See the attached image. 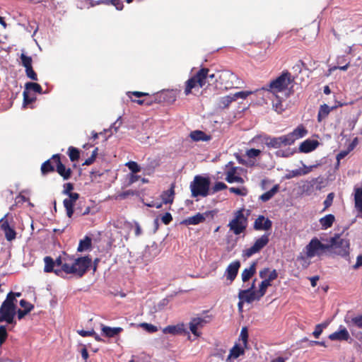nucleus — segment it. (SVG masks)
<instances>
[{
    "label": "nucleus",
    "instance_id": "nucleus-1",
    "mask_svg": "<svg viewBox=\"0 0 362 362\" xmlns=\"http://www.w3.org/2000/svg\"><path fill=\"white\" fill-rule=\"evenodd\" d=\"M91 263V259L88 257H78L74 261L69 257H58L54 262V266H61L66 274H74L81 277L87 271Z\"/></svg>",
    "mask_w": 362,
    "mask_h": 362
},
{
    "label": "nucleus",
    "instance_id": "nucleus-2",
    "mask_svg": "<svg viewBox=\"0 0 362 362\" xmlns=\"http://www.w3.org/2000/svg\"><path fill=\"white\" fill-rule=\"evenodd\" d=\"M17 300L13 292L8 293L6 300L0 307V322H6L8 324L14 322V317L16 313Z\"/></svg>",
    "mask_w": 362,
    "mask_h": 362
},
{
    "label": "nucleus",
    "instance_id": "nucleus-3",
    "mask_svg": "<svg viewBox=\"0 0 362 362\" xmlns=\"http://www.w3.org/2000/svg\"><path fill=\"white\" fill-rule=\"evenodd\" d=\"M209 69L202 68L194 76L188 79L186 81V87L185 90V95H189L192 88L197 86L202 88L206 85L209 80L214 79L215 78V74H209Z\"/></svg>",
    "mask_w": 362,
    "mask_h": 362
},
{
    "label": "nucleus",
    "instance_id": "nucleus-4",
    "mask_svg": "<svg viewBox=\"0 0 362 362\" xmlns=\"http://www.w3.org/2000/svg\"><path fill=\"white\" fill-rule=\"evenodd\" d=\"M209 187L210 181L209 178L200 175L195 176L194 180L190 183L192 196L193 197H206L210 194Z\"/></svg>",
    "mask_w": 362,
    "mask_h": 362
},
{
    "label": "nucleus",
    "instance_id": "nucleus-5",
    "mask_svg": "<svg viewBox=\"0 0 362 362\" xmlns=\"http://www.w3.org/2000/svg\"><path fill=\"white\" fill-rule=\"evenodd\" d=\"M306 256L313 258L315 256H321L325 250H329V244H322L317 238H313L305 247Z\"/></svg>",
    "mask_w": 362,
    "mask_h": 362
},
{
    "label": "nucleus",
    "instance_id": "nucleus-6",
    "mask_svg": "<svg viewBox=\"0 0 362 362\" xmlns=\"http://www.w3.org/2000/svg\"><path fill=\"white\" fill-rule=\"evenodd\" d=\"M329 244L330 250L341 256H346L349 254V241L347 239L341 238L339 235L332 238Z\"/></svg>",
    "mask_w": 362,
    "mask_h": 362
},
{
    "label": "nucleus",
    "instance_id": "nucleus-7",
    "mask_svg": "<svg viewBox=\"0 0 362 362\" xmlns=\"http://www.w3.org/2000/svg\"><path fill=\"white\" fill-rule=\"evenodd\" d=\"M291 76L288 73H285L279 76L276 80L269 83V88H264L273 93H277L287 89L291 83Z\"/></svg>",
    "mask_w": 362,
    "mask_h": 362
},
{
    "label": "nucleus",
    "instance_id": "nucleus-8",
    "mask_svg": "<svg viewBox=\"0 0 362 362\" xmlns=\"http://www.w3.org/2000/svg\"><path fill=\"white\" fill-rule=\"evenodd\" d=\"M247 224V218L245 217L243 210H239L235 213L234 218L230 221L228 226L235 235H239L245 230Z\"/></svg>",
    "mask_w": 362,
    "mask_h": 362
},
{
    "label": "nucleus",
    "instance_id": "nucleus-9",
    "mask_svg": "<svg viewBox=\"0 0 362 362\" xmlns=\"http://www.w3.org/2000/svg\"><path fill=\"white\" fill-rule=\"evenodd\" d=\"M269 240V235H263L255 240L252 246L244 250V256L246 257H250L254 254L259 252L268 244Z\"/></svg>",
    "mask_w": 362,
    "mask_h": 362
},
{
    "label": "nucleus",
    "instance_id": "nucleus-10",
    "mask_svg": "<svg viewBox=\"0 0 362 362\" xmlns=\"http://www.w3.org/2000/svg\"><path fill=\"white\" fill-rule=\"evenodd\" d=\"M210 322L209 316L196 317L192 319L189 322V329L195 336H199L198 329L203 327L206 324Z\"/></svg>",
    "mask_w": 362,
    "mask_h": 362
},
{
    "label": "nucleus",
    "instance_id": "nucleus-11",
    "mask_svg": "<svg viewBox=\"0 0 362 362\" xmlns=\"http://www.w3.org/2000/svg\"><path fill=\"white\" fill-rule=\"evenodd\" d=\"M307 134L308 130L302 124L298 125L292 132L285 135L287 139V144L291 145L296 140L304 137Z\"/></svg>",
    "mask_w": 362,
    "mask_h": 362
},
{
    "label": "nucleus",
    "instance_id": "nucleus-12",
    "mask_svg": "<svg viewBox=\"0 0 362 362\" xmlns=\"http://www.w3.org/2000/svg\"><path fill=\"white\" fill-rule=\"evenodd\" d=\"M52 162L56 165L57 172L64 178L68 180L71 175V170L66 168L64 164L62 163L59 155H54L52 158Z\"/></svg>",
    "mask_w": 362,
    "mask_h": 362
},
{
    "label": "nucleus",
    "instance_id": "nucleus-13",
    "mask_svg": "<svg viewBox=\"0 0 362 362\" xmlns=\"http://www.w3.org/2000/svg\"><path fill=\"white\" fill-rule=\"evenodd\" d=\"M264 144L267 147L274 148H279L282 146H289L285 135L279 137H265Z\"/></svg>",
    "mask_w": 362,
    "mask_h": 362
},
{
    "label": "nucleus",
    "instance_id": "nucleus-14",
    "mask_svg": "<svg viewBox=\"0 0 362 362\" xmlns=\"http://www.w3.org/2000/svg\"><path fill=\"white\" fill-rule=\"evenodd\" d=\"M238 298L242 301L251 303L254 300H259L261 297H258V293L256 291H251L249 289L240 290L238 293Z\"/></svg>",
    "mask_w": 362,
    "mask_h": 362
},
{
    "label": "nucleus",
    "instance_id": "nucleus-15",
    "mask_svg": "<svg viewBox=\"0 0 362 362\" xmlns=\"http://www.w3.org/2000/svg\"><path fill=\"white\" fill-rule=\"evenodd\" d=\"M350 338V334L347 329L342 325L339 326L338 331L329 335V339L332 341H348Z\"/></svg>",
    "mask_w": 362,
    "mask_h": 362
},
{
    "label": "nucleus",
    "instance_id": "nucleus-16",
    "mask_svg": "<svg viewBox=\"0 0 362 362\" xmlns=\"http://www.w3.org/2000/svg\"><path fill=\"white\" fill-rule=\"evenodd\" d=\"M79 198V194L78 193L70 194L69 197L65 199L63 202L64 206L66 211V215L69 218H71L74 214V206L76 202Z\"/></svg>",
    "mask_w": 362,
    "mask_h": 362
},
{
    "label": "nucleus",
    "instance_id": "nucleus-17",
    "mask_svg": "<svg viewBox=\"0 0 362 362\" xmlns=\"http://www.w3.org/2000/svg\"><path fill=\"white\" fill-rule=\"evenodd\" d=\"M211 214V211H206L203 214L197 213L194 216L188 217L183 221L185 225H197L203 223L206 218Z\"/></svg>",
    "mask_w": 362,
    "mask_h": 362
},
{
    "label": "nucleus",
    "instance_id": "nucleus-18",
    "mask_svg": "<svg viewBox=\"0 0 362 362\" xmlns=\"http://www.w3.org/2000/svg\"><path fill=\"white\" fill-rule=\"evenodd\" d=\"M272 221L269 218H266L264 216H258L254 223V228L257 230H268L272 228Z\"/></svg>",
    "mask_w": 362,
    "mask_h": 362
},
{
    "label": "nucleus",
    "instance_id": "nucleus-19",
    "mask_svg": "<svg viewBox=\"0 0 362 362\" xmlns=\"http://www.w3.org/2000/svg\"><path fill=\"white\" fill-rule=\"evenodd\" d=\"M240 267V263L239 261L233 262L228 266L226 274L227 279L230 280V283L235 279Z\"/></svg>",
    "mask_w": 362,
    "mask_h": 362
},
{
    "label": "nucleus",
    "instance_id": "nucleus-20",
    "mask_svg": "<svg viewBox=\"0 0 362 362\" xmlns=\"http://www.w3.org/2000/svg\"><path fill=\"white\" fill-rule=\"evenodd\" d=\"M0 227L4 232L6 238L8 241H11L16 238V233L13 228H11L8 221L1 219Z\"/></svg>",
    "mask_w": 362,
    "mask_h": 362
},
{
    "label": "nucleus",
    "instance_id": "nucleus-21",
    "mask_svg": "<svg viewBox=\"0 0 362 362\" xmlns=\"http://www.w3.org/2000/svg\"><path fill=\"white\" fill-rule=\"evenodd\" d=\"M319 145L316 140L307 139L301 143L299 146V151L302 153H309L314 151Z\"/></svg>",
    "mask_w": 362,
    "mask_h": 362
},
{
    "label": "nucleus",
    "instance_id": "nucleus-22",
    "mask_svg": "<svg viewBox=\"0 0 362 362\" xmlns=\"http://www.w3.org/2000/svg\"><path fill=\"white\" fill-rule=\"evenodd\" d=\"M303 168L289 171L288 173L286 175L285 177L286 179H291L295 177L307 175L312 170L313 166H307L305 164H303Z\"/></svg>",
    "mask_w": 362,
    "mask_h": 362
},
{
    "label": "nucleus",
    "instance_id": "nucleus-23",
    "mask_svg": "<svg viewBox=\"0 0 362 362\" xmlns=\"http://www.w3.org/2000/svg\"><path fill=\"white\" fill-rule=\"evenodd\" d=\"M236 168H232L226 173V181L228 183L238 182L243 184L244 180L240 176L236 175Z\"/></svg>",
    "mask_w": 362,
    "mask_h": 362
},
{
    "label": "nucleus",
    "instance_id": "nucleus-24",
    "mask_svg": "<svg viewBox=\"0 0 362 362\" xmlns=\"http://www.w3.org/2000/svg\"><path fill=\"white\" fill-rule=\"evenodd\" d=\"M174 184L171 185V187L163 192L161 194V199L163 204H172L174 200V195H175V191H174Z\"/></svg>",
    "mask_w": 362,
    "mask_h": 362
},
{
    "label": "nucleus",
    "instance_id": "nucleus-25",
    "mask_svg": "<svg viewBox=\"0 0 362 362\" xmlns=\"http://www.w3.org/2000/svg\"><path fill=\"white\" fill-rule=\"evenodd\" d=\"M355 207L360 214L358 216H362V188H356L354 194Z\"/></svg>",
    "mask_w": 362,
    "mask_h": 362
},
{
    "label": "nucleus",
    "instance_id": "nucleus-26",
    "mask_svg": "<svg viewBox=\"0 0 362 362\" xmlns=\"http://www.w3.org/2000/svg\"><path fill=\"white\" fill-rule=\"evenodd\" d=\"M256 272V263L252 264L250 267L245 268L242 274L241 277L243 282L248 281Z\"/></svg>",
    "mask_w": 362,
    "mask_h": 362
},
{
    "label": "nucleus",
    "instance_id": "nucleus-27",
    "mask_svg": "<svg viewBox=\"0 0 362 362\" xmlns=\"http://www.w3.org/2000/svg\"><path fill=\"white\" fill-rule=\"evenodd\" d=\"M334 221L335 217L334 215L327 214L325 216L321 218L319 221L322 226V228L326 230L332 226Z\"/></svg>",
    "mask_w": 362,
    "mask_h": 362
},
{
    "label": "nucleus",
    "instance_id": "nucleus-28",
    "mask_svg": "<svg viewBox=\"0 0 362 362\" xmlns=\"http://www.w3.org/2000/svg\"><path fill=\"white\" fill-rule=\"evenodd\" d=\"M122 330V327H110L104 325L102 327L103 333L108 337H113L119 334Z\"/></svg>",
    "mask_w": 362,
    "mask_h": 362
},
{
    "label": "nucleus",
    "instance_id": "nucleus-29",
    "mask_svg": "<svg viewBox=\"0 0 362 362\" xmlns=\"http://www.w3.org/2000/svg\"><path fill=\"white\" fill-rule=\"evenodd\" d=\"M190 138L195 141H209L211 139V136L209 135H206L204 132L202 131H194L190 133Z\"/></svg>",
    "mask_w": 362,
    "mask_h": 362
},
{
    "label": "nucleus",
    "instance_id": "nucleus-30",
    "mask_svg": "<svg viewBox=\"0 0 362 362\" xmlns=\"http://www.w3.org/2000/svg\"><path fill=\"white\" fill-rule=\"evenodd\" d=\"M44 262H45L44 271L45 272H54L55 274H59V272H60V270L54 269V262L52 257H45L44 259Z\"/></svg>",
    "mask_w": 362,
    "mask_h": 362
},
{
    "label": "nucleus",
    "instance_id": "nucleus-31",
    "mask_svg": "<svg viewBox=\"0 0 362 362\" xmlns=\"http://www.w3.org/2000/svg\"><path fill=\"white\" fill-rule=\"evenodd\" d=\"M279 187L278 185H274L269 191L264 192L259 197V199L265 202L272 199L274 194L279 191Z\"/></svg>",
    "mask_w": 362,
    "mask_h": 362
},
{
    "label": "nucleus",
    "instance_id": "nucleus-32",
    "mask_svg": "<svg viewBox=\"0 0 362 362\" xmlns=\"http://www.w3.org/2000/svg\"><path fill=\"white\" fill-rule=\"evenodd\" d=\"M333 107H329L327 105L324 104L320 106L317 115V121L322 122L330 112Z\"/></svg>",
    "mask_w": 362,
    "mask_h": 362
},
{
    "label": "nucleus",
    "instance_id": "nucleus-33",
    "mask_svg": "<svg viewBox=\"0 0 362 362\" xmlns=\"http://www.w3.org/2000/svg\"><path fill=\"white\" fill-rule=\"evenodd\" d=\"M244 352L243 349L238 345L234 346L230 351V354L228 356L227 361L230 358H237Z\"/></svg>",
    "mask_w": 362,
    "mask_h": 362
},
{
    "label": "nucleus",
    "instance_id": "nucleus-34",
    "mask_svg": "<svg viewBox=\"0 0 362 362\" xmlns=\"http://www.w3.org/2000/svg\"><path fill=\"white\" fill-rule=\"evenodd\" d=\"M344 321L346 322L349 327H351V325H354L357 327L362 329V315L355 316L352 317L350 320H347L346 318H345Z\"/></svg>",
    "mask_w": 362,
    "mask_h": 362
},
{
    "label": "nucleus",
    "instance_id": "nucleus-35",
    "mask_svg": "<svg viewBox=\"0 0 362 362\" xmlns=\"http://www.w3.org/2000/svg\"><path fill=\"white\" fill-rule=\"evenodd\" d=\"M182 325H169V326L165 327L163 329V332L164 333L176 334L180 333L182 332Z\"/></svg>",
    "mask_w": 362,
    "mask_h": 362
},
{
    "label": "nucleus",
    "instance_id": "nucleus-36",
    "mask_svg": "<svg viewBox=\"0 0 362 362\" xmlns=\"http://www.w3.org/2000/svg\"><path fill=\"white\" fill-rule=\"evenodd\" d=\"M270 286H272L271 282L267 279H264L259 285V291H257L258 293V297L262 298V296H264V294L266 293L267 288Z\"/></svg>",
    "mask_w": 362,
    "mask_h": 362
},
{
    "label": "nucleus",
    "instance_id": "nucleus-37",
    "mask_svg": "<svg viewBox=\"0 0 362 362\" xmlns=\"http://www.w3.org/2000/svg\"><path fill=\"white\" fill-rule=\"evenodd\" d=\"M234 101L231 95H226L219 99L218 105L221 108H226L229 106V105Z\"/></svg>",
    "mask_w": 362,
    "mask_h": 362
},
{
    "label": "nucleus",
    "instance_id": "nucleus-38",
    "mask_svg": "<svg viewBox=\"0 0 362 362\" xmlns=\"http://www.w3.org/2000/svg\"><path fill=\"white\" fill-rule=\"evenodd\" d=\"M54 163L52 160H48L42 163L41 166V171L43 175L47 174V173L52 172L54 170V167L52 165Z\"/></svg>",
    "mask_w": 362,
    "mask_h": 362
},
{
    "label": "nucleus",
    "instance_id": "nucleus-39",
    "mask_svg": "<svg viewBox=\"0 0 362 362\" xmlns=\"http://www.w3.org/2000/svg\"><path fill=\"white\" fill-rule=\"evenodd\" d=\"M91 245L90 238L86 237L84 240L80 241L77 250L78 252H82L88 249Z\"/></svg>",
    "mask_w": 362,
    "mask_h": 362
},
{
    "label": "nucleus",
    "instance_id": "nucleus-40",
    "mask_svg": "<svg viewBox=\"0 0 362 362\" xmlns=\"http://www.w3.org/2000/svg\"><path fill=\"white\" fill-rule=\"evenodd\" d=\"M32 90L36 93H42V87L40 86V85H39L38 83H32V82H28L25 84V90Z\"/></svg>",
    "mask_w": 362,
    "mask_h": 362
},
{
    "label": "nucleus",
    "instance_id": "nucleus-41",
    "mask_svg": "<svg viewBox=\"0 0 362 362\" xmlns=\"http://www.w3.org/2000/svg\"><path fill=\"white\" fill-rule=\"evenodd\" d=\"M229 191L231 193H234L237 195L243 196V197H245L247 194V189L245 187H242L240 188L232 187L229 188Z\"/></svg>",
    "mask_w": 362,
    "mask_h": 362
},
{
    "label": "nucleus",
    "instance_id": "nucleus-42",
    "mask_svg": "<svg viewBox=\"0 0 362 362\" xmlns=\"http://www.w3.org/2000/svg\"><path fill=\"white\" fill-rule=\"evenodd\" d=\"M69 156L71 161L78 160V159L79 158V151L74 147H69Z\"/></svg>",
    "mask_w": 362,
    "mask_h": 362
},
{
    "label": "nucleus",
    "instance_id": "nucleus-43",
    "mask_svg": "<svg viewBox=\"0 0 362 362\" xmlns=\"http://www.w3.org/2000/svg\"><path fill=\"white\" fill-rule=\"evenodd\" d=\"M21 62H22L23 66L25 69L32 66V62H33V60H32V58L30 57L26 56L25 54L22 53L21 54Z\"/></svg>",
    "mask_w": 362,
    "mask_h": 362
},
{
    "label": "nucleus",
    "instance_id": "nucleus-44",
    "mask_svg": "<svg viewBox=\"0 0 362 362\" xmlns=\"http://www.w3.org/2000/svg\"><path fill=\"white\" fill-rule=\"evenodd\" d=\"M226 188H227V185L225 183H223L222 182H218L210 189V194H215L216 192H219L223 189H225Z\"/></svg>",
    "mask_w": 362,
    "mask_h": 362
},
{
    "label": "nucleus",
    "instance_id": "nucleus-45",
    "mask_svg": "<svg viewBox=\"0 0 362 362\" xmlns=\"http://www.w3.org/2000/svg\"><path fill=\"white\" fill-rule=\"evenodd\" d=\"M252 91H240V92H237L231 95L233 97V100L235 101L238 98L245 99L248 95L252 94Z\"/></svg>",
    "mask_w": 362,
    "mask_h": 362
},
{
    "label": "nucleus",
    "instance_id": "nucleus-46",
    "mask_svg": "<svg viewBox=\"0 0 362 362\" xmlns=\"http://www.w3.org/2000/svg\"><path fill=\"white\" fill-rule=\"evenodd\" d=\"M126 165L134 173H139L141 170L140 166L134 161H129L126 163Z\"/></svg>",
    "mask_w": 362,
    "mask_h": 362
},
{
    "label": "nucleus",
    "instance_id": "nucleus-47",
    "mask_svg": "<svg viewBox=\"0 0 362 362\" xmlns=\"http://www.w3.org/2000/svg\"><path fill=\"white\" fill-rule=\"evenodd\" d=\"M334 197V194L333 192H331L327 194L325 200L324 201V209L323 211L326 210L327 208H329L333 202V199Z\"/></svg>",
    "mask_w": 362,
    "mask_h": 362
},
{
    "label": "nucleus",
    "instance_id": "nucleus-48",
    "mask_svg": "<svg viewBox=\"0 0 362 362\" xmlns=\"http://www.w3.org/2000/svg\"><path fill=\"white\" fill-rule=\"evenodd\" d=\"M261 151L255 148H250L246 151V156L250 158H254L259 156Z\"/></svg>",
    "mask_w": 362,
    "mask_h": 362
},
{
    "label": "nucleus",
    "instance_id": "nucleus-49",
    "mask_svg": "<svg viewBox=\"0 0 362 362\" xmlns=\"http://www.w3.org/2000/svg\"><path fill=\"white\" fill-rule=\"evenodd\" d=\"M8 334L5 326H0V345L3 344L7 338Z\"/></svg>",
    "mask_w": 362,
    "mask_h": 362
},
{
    "label": "nucleus",
    "instance_id": "nucleus-50",
    "mask_svg": "<svg viewBox=\"0 0 362 362\" xmlns=\"http://www.w3.org/2000/svg\"><path fill=\"white\" fill-rule=\"evenodd\" d=\"M23 105L25 106L35 100V98L30 97L27 90L23 91Z\"/></svg>",
    "mask_w": 362,
    "mask_h": 362
},
{
    "label": "nucleus",
    "instance_id": "nucleus-51",
    "mask_svg": "<svg viewBox=\"0 0 362 362\" xmlns=\"http://www.w3.org/2000/svg\"><path fill=\"white\" fill-rule=\"evenodd\" d=\"M26 75L28 78L33 81L37 80V76L34 70L33 69V67H28L25 69Z\"/></svg>",
    "mask_w": 362,
    "mask_h": 362
},
{
    "label": "nucleus",
    "instance_id": "nucleus-52",
    "mask_svg": "<svg viewBox=\"0 0 362 362\" xmlns=\"http://www.w3.org/2000/svg\"><path fill=\"white\" fill-rule=\"evenodd\" d=\"M141 327L145 329L147 332L150 333L155 332L158 330L157 327L151 324L148 323H141Z\"/></svg>",
    "mask_w": 362,
    "mask_h": 362
},
{
    "label": "nucleus",
    "instance_id": "nucleus-53",
    "mask_svg": "<svg viewBox=\"0 0 362 362\" xmlns=\"http://www.w3.org/2000/svg\"><path fill=\"white\" fill-rule=\"evenodd\" d=\"M74 189V185L71 183H66L64 185V190L63 194L66 195H70V194H74V192H71Z\"/></svg>",
    "mask_w": 362,
    "mask_h": 362
},
{
    "label": "nucleus",
    "instance_id": "nucleus-54",
    "mask_svg": "<svg viewBox=\"0 0 362 362\" xmlns=\"http://www.w3.org/2000/svg\"><path fill=\"white\" fill-rule=\"evenodd\" d=\"M349 66V63H347L344 66H334L333 67H331L328 70L329 73H328L327 76H329L332 74V71H335L337 69H339V70H341V71H346V70H347Z\"/></svg>",
    "mask_w": 362,
    "mask_h": 362
},
{
    "label": "nucleus",
    "instance_id": "nucleus-55",
    "mask_svg": "<svg viewBox=\"0 0 362 362\" xmlns=\"http://www.w3.org/2000/svg\"><path fill=\"white\" fill-rule=\"evenodd\" d=\"M173 220V218H172V215L167 212L165 213L162 217H161V221L162 222L165 224V225H168L170 223V221Z\"/></svg>",
    "mask_w": 362,
    "mask_h": 362
},
{
    "label": "nucleus",
    "instance_id": "nucleus-56",
    "mask_svg": "<svg viewBox=\"0 0 362 362\" xmlns=\"http://www.w3.org/2000/svg\"><path fill=\"white\" fill-rule=\"evenodd\" d=\"M278 276V274L276 269H273L272 271L269 270V272L268 274V276L266 279L269 281L272 282L274 279H276Z\"/></svg>",
    "mask_w": 362,
    "mask_h": 362
},
{
    "label": "nucleus",
    "instance_id": "nucleus-57",
    "mask_svg": "<svg viewBox=\"0 0 362 362\" xmlns=\"http://www.w3.org/2000/svg\"><path fill=\"white\" fill-rule=\"evenodd\" d=\"M77 333L80 334L81 337H88V336H92L95 334V331L93 329L89 330V331H85V330H78Z\"/></svg>",
    "mask_w": 362,
    "mask_h": 362
},
{
    "label": "nucleus",
    "instance_id": "nucleus-58",
    "mask_svg": "<svg viewBox=\"0 0 362 362\" xmlns=\"http://www.w3.org/2000/svg\"><path fill=\"white\" fill-rule=\"evenodd\" d=\"M20 305L22 308L25 309L29 308V310H31L33 308V305L30 303L27 302L25 300H21L20 301Z\"/></svg>",
    "mask_w": 362,
    "mask_h": 362
},
{
    "label": "nucleus",
    "instance_id": "nucleus-59",
    "mask_svg": "<svg viewBox=\"0 0 362 362\" xmlns=\"http://www.w3.org/2000/svg\"><path fill=\"white\" fill-rule=\"evenodd\" d=\"M30 310H29V308H27V309H25V310H21L19 309L18 311H17V314H18V318L19 320H21L22 318H23L25 317V315H27Z\"/></svg>",
    "mask_w": 362,
    "mask_h": 362
},
{
    "label": "nucleus",
    "instance_id": "nucleus-60",
    "mask_svg": "<svg viewBox=\"0 0 362 362\" xmlns=\"http://www.w3.org/2000/svg\"><path fill=\"white\" fill-rule=\"evenodd\" d=\"M322 332V329L321 325H317L315 331L313 332V334L315 338H319Z\"/></svg>",
    "mask_w": 362,
    "mask_h": 362
},
{
    "label": "nucleus",
    "instance_id": "nucleus-61",
    "mask_svg": "<svg viewBox=\"0 0 362 362\" xmlns=\"http://www.w3.org/2000/svg\"><path fill=\"white\" fill-rule=\"evenodd\" d=\"M111 4L114 5L117 10L123 8V4L120 0H111Z\"/></svg>",
    "mask_w": 362,
    "mask_h": 362
},
{
    "label": "nucleus",
    "instance_id": "nucleus-62",
    "mask_svg": "<svg viewBox=\"0 0 362 362\" xmlns=\"http://www.w3.org/2000/svg\"><path fill=\"white\" fill-rule=\"evenodd\" d=\"M350 152V151H349V149L347 148V150L346 151H341V152H339L337 156V160H338V162L341 160V159H343L344 158H345L348 154Z\"/></svg>",
    "mask_w": 362,
    "mask_h": 362
},
{
    "label": "nucleus",
    "instance_id": "nucleus-63",
    "mask_svg": "<svg viewBox=\"0 0 362 362\" xmlns=\"http://www.w3.org/2000/svg\"><path fill=\"white\" fill-rule=\"evenodd\" d=\"M240 337H242L244 344L246 345L247 340V329L245 327L242 329L241 333H240Z\"/></svg>",
    "mask_w": 362,
    "mask_h": 362
},
{
    "label": "nucleus",
    "instance_id": "nucleus-64",
    "mask_svg": "<svg viewBox=\"0 0 362 362\" xmlns=\"http://www.w3.org/2000/svg\"><path fill=\"white\" fill-rule=\"evenodd\" d=\"M358 139L357 137L354 138L353 139V141H351V144H349V146H348V149L349 151H351L352 150L354 149V148L358 145Z\"/></svg>",
    "mask_w": 362,
    "mask_h": 362
}]
</instances>
